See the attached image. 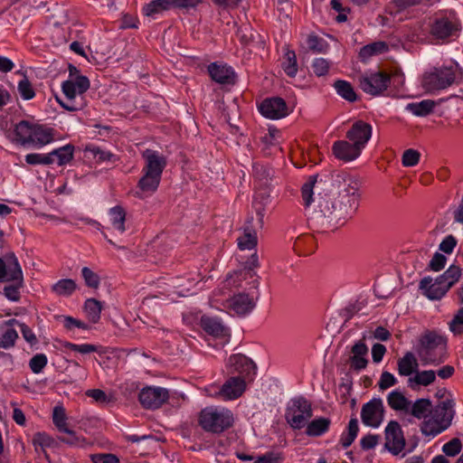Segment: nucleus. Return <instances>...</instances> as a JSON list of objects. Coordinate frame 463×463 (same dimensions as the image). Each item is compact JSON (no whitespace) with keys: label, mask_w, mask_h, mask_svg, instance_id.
<instances>
[{"label":"nucleus","mask_w":463,"mask_h":463,"mask_svg":"<svg viewBox=\"0 0 463 463\" xmlns=\"http://www.w3.org/2000/svg\"><path fill=\"white\" fill-rule=\"evenodd\" d=\"M54 443V439L50 435L44 432L36 433L33 439V444L35 451L39 455L41 452H43L44 457L47 458L48 455L46 452V449L53 447Z\"/></svg>","instance_id":"79ce46f5"},{"label":"nucleus","mask_w":463,"mask_h":463,"mask_svg":"<svg viewBox=\"0 0 463 463\" xmlns=\"http://www.w3.org/2000/svg\"><path fill=\"white\" fill-rule=\"evenodd\" d=\"M307 46L316 52H324L326 49V46H324L323 40L317 35L308 36Z\"/></svg>","instance_id":"338daca9"},{"label":"nucleus","mask_w":463,"mask_h":463,"mask_svg":"<svg viewBox=\"0 0 463 463\" xmlns=\"http://www.w3.org/2000/svg\"><path fill=\"white\" fill-rule=\"evenodd\" d=\"M446 345L443 335L427 331L420 336L416 352L423 365H438L446 359Z\"/></svg>","instance_id":"f03ea898"},{"label":"nucleus","mask_w":463,"mask_h":463,"mask_svg":"<svg viewBox=\"0 0 463 463\" xmlns=\"http://www.w3.org/2000/svg\"><path fill=\"white\" fill-rule=\"evenodd\" d=\"M200 326L208 335L218 341L214 346H224L229 343L231 337L230 330L219 318L203 316L200 320Z\"/></svg>","instance_id":"9b49d317"},{"label":"nucleus","mask_w":463,"mask_h":463,"mask_svg":"<svg viewBox=\"0 0 463 463\" xmlns=\"http://www.w3.org/2000/svg\"><path fill=\"white\" fill-rule=\"evenodd\" d=\"M109 218L113 230L120 234L126 232V211L123 207L117 205L110 208Z\"/></svg>","instance_id":"2f4dec72"},{"label":"nucleus","mask_w":463,"mask_h":463,"mask_svg":"<svg viewBox=\"0 0 463 463\" xmlns=\"http://www.w3.org/2000/svg\"><path fill=\"white\" fill-rule=\"evenodd\" d=\"M332 151L338 160L345 163L357 159L362 154V150L349 139L335 141L332 146Z\"/></svg>","instance_id":"412c9836"},{"label":"nucleus","mask_w":463,"mask_h":463,"mask_svg":"<svg viewBox=\"0 0 463 463\" xmlns=\"http://www.w3.org/2000/svg\"><path fill=\"white\" fill-rule=\"evenodd\" d=\"M51 289L57 297L69 298L76 291L77 284L71 279H61L55 282Z\"/></svg>","instance_id":"e433bc0d"},{"label":"nucleus","mask_w":463,"mask_h":463,"mask_svg":"<svg viewBox=\"0 0 463 463\" xmlns=\"http://www.w3.org/2000/svg\"><path fill=\"white\" fill-rule=\"evenodd\" d=\"M463 71L458 63L450 61L441 67L425 72L421 84L428 92H435L451 86L457 79L462 77Z\"/></svg>","instance_id":"20e7f679"},{"label":"nucleus","mask_w":463,"mask_h":463,"mask_svg":"<svg viewBox=\"0 0 463 463\" xmlns=\"http://www.w3.org/2000/svg\"><path fill=\"white\" fill-rule=\"evenodd\" d=\"M391 84V75L383 71H366L359 78V87L369 95L379 96Z\"/></svg>","instance_id":"6e6552de"},{"label":"nucleus","mask_w":463,"mask_h":463,"mask_svg":"<svg viewBox=\"0 0 463 463\" xmlns=\"http://www.w3.org/2000/svg\"><path fill=\"white\" fill-rule=\"evenodd\" d=\"M55 140L53 128L39 124H31V146L42 148Z\"/></svg>","instance_id":"5701e85b"},{"label":"nucleus","mask_w":463,"mask_h":463,"mask_svg":"<svg viewBox=\"0 0 463 463\" xmlns=\"http://www.w3.org/2000/svg\"><path fill=\"white\" fill-rule=\"evenodd\" d=\"M84 311L90 322L98 323L100 319L102 304L95 298H88L84 303Z\"/></svg>","instance_id":"37998d69"},{"label":"nucleus","mask_w":463,"mask_h":463,"mask_svg":"<svg viewBox=\"0 0 463 463\" xmlns=\"http://www.w3.org/2000/svg\"><path fill=\"white\" fill-rule=\"evenodd\" d=\"M238 247L241 250H252L257 246V232L250 225H246L237 238Z\"/></svg>","instance_id":"72a5a7b5"},{"label":"nucleus","mask_w":463,"mask_h":463,"mask_svg":"<svg viewBox=\"0 0 463 463\" xmlns=\"http://www.w3.org/2000/svg\"><path fill=\"white\" fill-rule=\"evenodd\" d=\"M458 31L456 21L447 17L436 19L431 26V34L437 39H446Z\"/></svg>","instance_id":"bb28decb"},{"label":"nucleus","mask_w":463,"mask_h":463,"mask_svg":"<svg viewBox=\"0 0 463 463\" xmlns=\"http://www.w3.org/2000/svg\"><path fill=\"white\" fill-rule=\"evenodd\" d=\"M397 383V379L395 376L389 372H383L378 385L381 390H386L394 386Z\"/></svg>","instance_id":"bf43d9fd"},{"label":"nucleus","mask_w":463,"mask_h":463,"mask_svg":"<svg viewBox=\"0 0 463 463\" xmlns=\"http://www.w3.org/2000/svg\"><path fill=\"white\" fill-rule=\"evenodd\" d=\"M460 277L461 269L458 266L451 265L443 274L439 275V279L449 289L454 284H456L458 281Z\"/></svg>","instance_id":"49530a36"},{"label":"nucleus","mask_w":463,"mask_h":463,"mask_svg":"<svg viewBox=\"0 0 463 463\" xmlns=\"http://www.w3.org/2000/svg\"><path fill=\"white\" fill-rule=\"evenodd\" d=\"M312 415L311 402L300 396L289 401L286 409L285 418L292 429L301 430L307 425Z\"/></svg>","instance_id":"0eeeda50"},{"label":"nucleus","mask_w":463,"mask_h":463,"mask_svg":"<svg viewBox=\"0 0 463 463\" xmlns=\"http://www.w3.org/2000/svg\"><path fill=\"white\" fill-rule=\"evenodd\" d=\"M368 347L364 341L356 342L352 347V355L350 357L351 367L354 370L361 371L367 366L368 360L366 355Z\"/></svg>","instance_id":"cd10ccee"},{"label":"nucleus","mask_w":463,"mask_h":463,"mask_svg":"<svg viewBox=\"0 0 463 463\" xmlns=\"http://www.w3.org/2000/svg\"><path fill=\"white\" fill-rule=\"evenodd\" d=\"M420 289L424 296L431 300L440 299L449 290L446 285L439 279V276L436 279L430 277L423 278L420 282Z\"/></svg>","instance_id":"4be33fe9"},{"label":"nucleus","mask_w":463,"mask_h":463,"mask_svg":"<svg viewBox=\"0 0 463 463\" xmlns=\"http://www.w3.org/2000/svg\"><path fill=\"white\" fill-rule=\"evenodd\" d=\"M85 394L86 396L93 399L96 402L108 403L110 402V399L106 392L100 389H89L85 392Z\"/></svg>","instance_id":"052dcab7"},{"label":"nucleus","mask_w":463,"mask_h":463,"mask_svg":"<svg viewBox=\"0 0 463 463\" xmlns=\"http://www.w3.org/2000/svg\"><path fill=\"white\" fill-rule=\"evenodd\" d=\"M282 68L288 76L291 78L296 76L298 72V63L295 52L287 50L284 55V61H282Z\"/></svg>","instance_id":"de8ad7c7"},{"label":"nucleus","mask_w":463,"mask_h":463,"mask_svg":"<svg viewBox=\"0 0 463 463\" xmlns=\"http://www.w3.org/2000/svg\"><path fill=\"white\" fill-rule=\"evenodd\" d=\"M93 463H120L119 458L110 453H98L91 455Z\"/></svg>","instance_id":"680f3d73"},{"label":"nucleus","mask_w":463,"mask_h":463,"mask_svg":"<svg viewBox=\"0 0 463 463\" xmlns=\"http://www.w3.org/2000/svg\"><path fill=\"white\" fill-rule=\"evenodd\" d=\"M74 150V146L70 144L53 149L52 152H50L52 164L55 163L58 165H64L70 163L73 158Z\"/></svg>","instance_id":"c9c22d12"},{"label":"nucleus","mask_w":463,"mask_h":463,"mask_svg":"<svg viewBox=\"0 0 463 463\" xmlns=\"http://www.w3.org/2000/svg\"><path fill=\"white\" fill-rule=\"evenodd\" d=\"M208 72L211 78L221 84H231L234 82L235 72L232 67L217 62L208 66Z\"/></svg>","instance_id":"393cba45"},{"label":"nucleus","mask_w":463,"mask_h":463,"mask_svg":"<svg viewBox=\"0 0 463 463\" xmlns=\"http://www.w3.org/2000/svg\"><path fill=\"white\" fill-rule=\"evenodd\" d=\"M389 407L401 414L406 415L411 400L400 390H393L386 397Z\"/></svg>","instance_id":"c85d7f7f"},{"label":"nucleus","mask_w":463,"mask_h":463,"mask_svg":"<svg viewBox=\"0 0 463 463\" xmlns=\"http://www.w3.org/2000/svg\"><path fill=\"white\" fill-rule=\"evenodd\" d=\"M336 181L340 184V190L338 196L333 201L320 194L317 198H313L315 190L318 189L315 176H310L301 188L305 206H309L313 202L317 203L312 220L324 228L343 225L346 220L354 216L359 207V180L349 175H342L337 176Z\"/></svg>","instance_id":"f257e3e1"},{"label":"nucleus","mask_w":463,"mask_h":463,"mask_svg":"<svg viewBox=\"0 0 463 463\" xmlns=\"http://www.w3.org/2000/svg\"><path fill=\"white\" fill-rule=\"evenodd\" d=\"M255 306L253 297L248 294L240 293L227 299L226 307L237 315H246Z\"/></svg>","instance_id":"b1692460"},{"label":"nucleus","mask_w":463,"mask_h":463,"mask_svg":"<svg viewBox=\"0 0 463 463\" xmlns=\"http://www.w3.org/2000/svg\"><path fill=\"white\" fill-rule=\"evenodd\" d=\"M385 448L393 455L401 453L405 447V439L401 425L396 420H391L384 430Z\"/></svg>","instance_id":"4468645a"},{"label":"nucleus","mask_w":463,"mask_h":463,"mask_svg":"<svg viewBox=\"0 0 463 463\" xmlns=\"http://www.w3.org/2000/svg\"><path fill=\"white\" fill-rule=\"evenodd\" d=\"M144 159L142 172L162 178L167 165L166 157L156 150L146 149L141 154Z\"/></svg>","instance_id":"2eb2a0df"},{"label":"nucleus","mask_w":463,"mask_h":463,"mask_svg":"<svg viewBox=\"0 0 463 463\" xmlns=\"http://www.w3.org/2000/svg\"><path fill=\"white\" fill-rule=\"evenodd\" d=\"M334 87L335 89L336 93L343 99H346L349 102L356 100V94L350 82L346 80H338L335 82Z\"/></svg>","instance_id":"a18cd8bd"},{"label":"nucleus","mask_w":463,"mask_h":463,"mask_svg":"<svg viewBox=\"0 0 463 463\" xmlns=\"http://www.w3.org/2000/svg\"><path fill=\"white\" fill-rule=\"evenodd\" d=\"M62 432L68 434L67 438L61 439L64 443L75 447H85L89 444L84 437L77 435V433L70 428H68V431Z\"/></svg>","instance_id":"8fccbe9b"},{"label":"nucleus","mask_w":463,"mask_h":463,"mask_svg":"<svg viewBox=\"0 0 463 463\" xmlns=\"http://www.w3.org/2000/svg\"><path fill=\"white\" fill-rule=\"evenodd\" d=\"M17 329H20L24 338L29 342V330L27 326L17 319L12 318L5 321L2 326V333L0 336L2 348L8 349L14 345L15 341L18 338Z\"/></svg>","instance_id":"f8f14e48"},{"label":"nucleus","mask_w":463,"mask_h":463,"mask_svg":"<svg viewBox=\"0 0 463 463\" xmlns=\"http://www.w3.org/2000/svg\"><path fill=\"white\" fill-rule=\"evenodd\" d=\"M420 154L419 151L410 148L403 152L402 163L403 166L411 167L420 162Z\"/></svg>","instance_id":"3c124183"},{"label":"nucleus","mask_w":463,"mask_h":463,"mask_svg":"<svg viewBox=\"0 0 463 463\" xmlns=\"http://www.w3.org/2000/svg\"><path fill=\"white\" fill-rule=\"evenodd\" d=\"M14 139L23 146L29 142V121L22 120L15 126Z\"/></svg>","instance_id":"09e8293b"},{"label":"nucleus","mask_w":463,"mask_h":463,"mask_svg":"<svg viewBox=\"0 0 463 463\" xmlns=\"http://www.w3.org/2000/svg\"><path fill=\"white\" fill-rule=\"evenodd\" d=\"M169 398L168 390L162 387L148 386L143 388L138 395L141 405L146 409H157Z\"/></svg>","instance_id":"ddd939ff"},{"label":"nucleus","mask_w":463,"mask_h":463,"mask_svg":"<svg viewBox=\"0 0 463 463\" xmlns=\"http://www.w3.org/2000/svg\"><path fill=\"white\" fill-rule=\"evenodd\" d=\"M457 245V240L453 235L446 236L442 241L440 242L439 249L442 252L446 254H450L453 252L455 247Z\"/></svg>","instance_id":"69168bd1"},{"label":"nucleus","mask_w":463,"mask_h":463,"mask_svg":"<svg viewBox=\"0 0 463 463\" xmlns=\"http://www.w3.org/2000/svg\"><path fill=\"white\" fill-rule=\"evenodd\" d=\"M227 368L230 373H238V376L242 377L245 381L255 374L256 369L253 362L241 354L231 355L227 362Z\"/></svg>","instance_id":"a211bd4d"},{"label":"nucleus","mask_w":463,"mask_h":463,"mask_svg":"<svg viewBox=\"0 0 463 463\" xmlns=\"http://www.w3.org/2000/svg\"><path fill=\"white\" fill-rule=\"evenodd\" d=\"M373 128L369 123L359 120L354 122L351 128L346 132V138L355 144L362 151L371 139Z\"/></svg>","instance_id":"6ab92c4d"},{"label":"nucleus","mask_w":463,"mask_h":463,"mask_svg":"<svg viewBox=\"0 0 463 463\" xmlns=\"http://www.w3.org/2000/svg\"><path fill=\"white\" fill-rule=\"evenodd\" d=\"M331 420L326 417L316 418L308 420L305 433L309 437H320L329 430Z\"/></svg>","instance_id":"7c9ffc66"},{"label":"nucleus","mask_w":463,"mask_h":463,"mask_svg":"<svg viewBox=\"0 0 463 463\" xmlns=\"http://www.w3.org/2000/svg\"><path fill=\"white\" fill-rule=\"evenodd\" d=\"M418 365L414 354L408 352L398 361V373L402 376H410L416 372Z\"/></svg>","instance_id":"4c0bfd02"},{"label":"nucleus","mask_w":463,"mask_h":463,"mask_svg":"<svg viewBox=\"0 0 463 463\" xmlns=\"http://www.w3.org/2000/svg\"><path fill=\"white\" fill-rule=\"evenodd\" d=\"M259 110L263 117L269 119H280L290 113L285 100L279 97L264 99L260 104Z\"/></svg>","instance_id":"f3484780"},{"label":"nucleus","mask_w":463,"mask_h":463,"mask_svg":"<svg viewBox=\"0 0 463 463\" xmlns=\"http://www.w3.org/2000/svg\"><path fill=\"white\" fill-rule=\"evenodd\" d=\"M57 320H61L64 327L68 330H71L74 327L88 329V326L82 321L76 319L70 316H56Z\"/></svg>","instance_id":"864d4df0"},{"label":"nucleus","mask_w":463,"mask_h":463,"mask_svg":"<svg viewBox=\"0 0 463 463\" xmlns=\"http://www.w3.org/2000/svg\"><path fill=\"white\" fill-rule=\"evenodd\" d=\"M52 419L54 426L60 432L68 431V416L63 405L58 404L54 406Z\"/></svg>","instance_id":"a19ab883"},{"label":"nucleus","mask_w":463,"mask_h":463,"mask_svg":"<svg viewBox=\"0 0 463 463\" xmlns=\"http://www.w3.org/2000/svg\"><path fill=\"white\" fill-rule=\"evenodd\" d=\"M380 440V436L376 434H367L361 440V448L364 450L374 449Z\"/></svg>","instance_id":"e2e57ef3"},{"label":"nucleus","mask_w":463,"mask_h":463,"mask_svg":"<svg viewBox=\"0 0 463 463\" xmlns=\"http://www.w3.org/2000/svg\"><path fill=\"white\" fill-rule=\"evenodd\" d=\"M141 173L142 175L137 183L138 191L136 193V195L143 199L154 194L157 191L161 178L144 172Z\"/></svg>","instance_id":"a878e982"},{"label":"nucleus","mask_w":463,"mask_h":463,"mask_svg":"<svg viewBox=\"0 0 463 463\" xmlns=\"http://www.w3.org/2000/svg\"><path fill=\"white\" fill-rule=\"evenodd\" d=\"M144 159L142 172L162 178L167 165L166 157L156 150L146 149L141 154Z\"/></svg>","instance_id":"dca6fc26"},{"label":"nucleus","mask_w":463,"mask_h":463,"mask_svg":"<svg viewBox=\"0 0 463 463\" xmlns=\"http://www.w3.org/2000/svg\"><path fill=\"white\" fill-rule=\"evenodd\" d=\"M462 444L460 439L454 438L443 445L442 451L449 457H454L460 452Z\"/></svg>","instance_id":"5fc2aeb1"},{"label":"nucleus","mask_w":463,"mask_h":463,"mask_svg":"<svg viewBox=\"0 0 463 463\" xmlns=\"http://www.w3.org/2000/svg\"><path fill=\"white\" fill-rule=\"evenodd\" d=\"M431 411V402L428 399H417L414 402H410L408 412L406 415H411L416 419L423 420Z\"/></svg>","instance_id":"473e14b6"},{"label":"nucleus","mask_w":463,"mask_h":463,"mask_svg":"<svg viewBox=\"0 0 463 463\" xmlns=\"http://www.w3.org/2000/svg\"><path fill=\"white\" fill-rule=\"evenodd\" d=\"M234 414L222 406H208L198 415V424L206 432L222 433L232 427Z\"/></svg>","instance_id":"39448f33"},{"label":"nucleus","mask_w":463,"mask_h":463,"mask_svg":"<svg viewBox=\"0 0 463 463\" xmlns=\"http://www.w3.org/2000/svg\"><path fill=\"white\" fill-rule=\"evenodd\" d=\"M455 415L454 402L450 400L440 402L433 409L420 425V431L426 437L434 438L446 430Z\"/></svg>","instance_id":"7ed1b4c3"},{"label":"nucleus","mask_w":463,"mask_h":463,"mask_svg":"<svg viewBox=\"0 0 463 463\" xmlns=\"http://www.w3.org/2000/svg\"><path fill=\"white\" fill-rule=\"evenodd\" d=\"M312 69L317 76H325L329 70V61L324 58H317L313 61Z\"/></svg>","instance_id":"13d9d810"},{"label":"nucleus","mask_w":463,"mask_h":463,"mask_svg":"<svg viewBox=\"0 0 463 463\" xmlns=\"http://www.w3.org/2000/svg\"><path fill=\"white\" fill-rule=\"evenodd\" d=\"M48 364V358L44 354H36L31 357V371L34 373H40Z\"/></svg>","instance_id":"603ef678"},{"label":"nucleus","mask_w":463,"mask_h":463,"mask_svg":"<svg viewBox=\"0 0 463 463\" xmlns=\"http://www.w3.org/2000/svg\"><path fill=\"white\" fill-rule=\"evenodd\" d=\"M449 330L454 335L463 334V307L458 309L453 319L449 322Z\"/></svg>","instance_id":"4d7b16f0"},{"label":"nucleus","mask_w":463,"mask_h":463,"mask_svg":"<svg viewBox=\"0 0 463 463\" xmlns=\"http://www.w3.org/2000/svg\"><path fill=\"white\" fill-rule=\"evenodd\" d=\"M434 102L430 99H424L420 102L407 104L405 109L418 117H424L430 114L434 109Z\"/></svg>","instance_id":"58836bf2"},{"label":"nucleus","mask_w":463,"mask_h":463,"mask_svg":"<svg viewBox=\"0 0 463 463\" xmlns=\"http://www.w3.org/2000/svg\"><path fill=\"white\" fill-rule=\"evenodd\" d=\"M446 262L447 258L443 254L436 252L430 260L429 267L433 271H439L445 267Z\"/></svg>","instance_id":"0e129e2a"},{"label":"nucleus","mask_w":463,"mask_h":463,"mask_svg":"<svg viewBox=\"0 0 463 463\" xmlns=\"http://www.w3.org/2000/svg\"><path fill=\"white\" fill-rule=\"evenodd\" d=\"M90 80L86 76L79 75L65 80L61 85L65 100L58 99L59 104L69 111L81 109L85 102L82 95L89 90Z\"/></svg>","instance_id":"423d86ee"},{"label":"nucleus","mask_w":463,"mask_h":463,"mask_svg":"<svg viewBox=\"0 0 463 463\" xmlns=\"http://www.w3.org/2000/svg\"><path fill=\"white\" fill-rule=\"evenodd\" d=\"M436 380V372L433 370H424L416 372L412 377L408 380V385L415 390L419 386H429Z\"/></svg>","instance_id":"f704fd0d"},{"label":"nucleus","mask_w":463,"mask_h":463,"mask_svg":"<svg viewBox=\"0 0 463 463\" xmlns=\"http://www.w3.org/2000/svg\"><path fill=\"white\" fill-rule=\"evenodd\" d=\"M245 389V379L241 376H232L229 378L221 388L210 386L205 388V391L211 397L221 398L223 401H232L241 396Z\"/></svg>","instance_id":"1a4fd4ad"},{"label":"nucleus","mask_w":463,"mask_h":463,"mask_svg":"<svg viewBox=\"0 0 463 463\" xmlns=\"http://www.w3.org/2000/svg\"><path fill=\"white\" fill-rule=\"evenodd\" d=\"M81 275L86 285L90 288H97L99 285V276L90 268L84 267L81 269Z\"/></svg>","instance_id":"6e6d98bb"},{"label":"nucleus","mask_w":463,"mask_h":463,"mask_svg":"<svg viewBox=\"0 0 463 463\" xmlns=\"http://www.w3.org/2000/svg\"><path fill=\"white\" fill-rule=\"evenodd\" d=\"M22 277L20 264L14 254L0 257V282H9L12 279H20Z\"/></svg>","instance_id":"aec40b11"},{"label":"nucleus","mask_w":463,"mask_h":463,"mask_svg":"<svg viewBox=\"0 0 463 463\" xmlns=\"http://www.w3.org/2000/svg\"><path fill=\"white\" fill-rule=\"evenodd\" d=\"M389 52V45L385 42H374L364 45L359 51L358 57L362 62H367L373 57L378 56Z\"/></svg>","instance_id":"c756f323"},{"label":"nucleus","mask_w":463,"mask_h":463,"mask_svg":"<svg viewBox=\"0 0 463 463\" xmlns=\"http://www.w3.org/2000/svg\"><path fill=\"white\" fill-rule=\"evenodd\" d=\"M384 412L383 400L381 398H373L362 407V422L371 428H379L384 420Z\"/></svg>","instance_id":"9d476101"},{"label":"nucleus","mask_w":463,"mask_h":463,"mask_svg":"<svg viewBox=\"0 0 463 463\" xmlns=\"http://www.w3.org/2000/svg\"><path fill=\"white\" fill-rule=\"evenodd\" d=\"M17 74L23 75V80H21L18 83V90L21 94V97L27 100L29 99V80L25 75V71H17Z\"/></svg>","instance_id":"774afa93"},{"label":"nucleus","mask_w":463,"mask_h":463,"mask_svg":"<svg viewBox=\"0 0 463 463\" xmlns=\"http://www.w3.org/2000/svg\"><path fill=\"white\" fill-rule=\"evenodd\" d=\"M3 288V295L11 301H18L21 297L20 289L24 284V278L12 279Z\"/></svg>","instance_id":"c03bdc74"},{"label":"nucleus","mask_w":463,"mask_h":463,"mask_svg":"<svg viewBox=\"0 0 463 463\" xmlns=\"http://www.w3.org/2000/svg\"><path fill=\"white\" fill-rule=\"evenodd\" d=\"M175 6V0H152L143 7L146 15H154Z\"/></svg>","instance_id":"ea45409f"}]
</instances>
